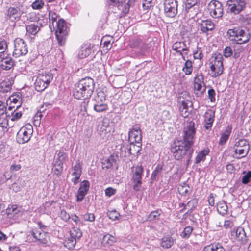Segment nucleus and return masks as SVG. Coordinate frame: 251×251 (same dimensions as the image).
Wrapping results in <instances>:
<instances>
[{"label": "nucleus", "mask_w": 251, "mask_h": 251, "mask_svg": "<svg viewBox=\"0 0 251 251\" xmlns=\"http://www.w3.org/2000/svg\"><path fill=\"white\" fill-rule=\"evenodd\" d=\"M234 152L239 155V158L245 157L248 153L249 145L246 139H240L236 141L234 146Z\"/></svg>", "instance_id": "obj_10"}, {"label": "nucleus", "mask_w": 251, "mask_h": 251, "mask_svg": "<svg viewBox=\"0 0 251 251\" xmlns=\"http://www.w3.org/2000/svg\"><path fill=\"white\" fill-rule=\"evenodd\" d=\"M116 189L112 187H108L105 190V195L108 197H110L114 195L116 193Z\"/></svg>", "instance_id": "obj_56"}, {"label": "nucleus", "mask_w": 251, "mask_h": 251, "mask_svg": "<svg viewBox=\"0 0 251 251\" xmlns=\"http://www.w3.org/2000/svg\"><path fill=\"white\" fill-rule=\"evenodd\" d=\"M85 221L93 222L95 220V216L92 213H86L83 216Z\"/></svg>", "instance_id": "obj_53"}, {"label": "nucleus", "mask_w": 251, "mask_h": 251, "mask_svg": "<svg viewBox=\"0 0 251 251\" xmlns=\"http://www.w3.org/2000/svg\"><path fill=\"white\" fill-rule=\"evenodd\" d=\"M190 187L186 183H183L182 185H180L178 187V191L180 194L184 196L189 193L190 190Z\"/></svg>", "instance_id": "obj_40"}, {"label": "nucleus", "mask_w": 251, "mask_h": 251, "mask_svg": "<svg viewBox=\"0 0 251 251\" xmlns=\"http://www.w3.org/2000/svg\"><path fill=\"white\" fill-rule=\"evenodd\" d=\"M53 79L51 73L39 74L34 83L35 89L38 92L44 90Z\"/></svg>", "instance_id": "obj_6"}, {"label": "nucleus", "mask_w": 251, "mask_h": 251, "mask_svg": "<svg viewBox=\"0 0 251 251\" xmlns=\"http://www.w3.org/2000/svg\"><path fill=\"white\" fill-rule=\"evenodd\" d=\"M70 237L68 239V244L74 247L76 244V241L79 240L82 236L81 231L78 228H73L70 231Z\"/></svg>", "instance_id": "obj_18"}, {"label": "nucleus", "mask_w": 251, "mask_h": 251, "mask_svg": "<svg viewBox=\"0 0 251 251\" xmlns=\"http://www.w3.org/2000/svg\"><path fill=\"white\" fill-rule=\"evenodd\" d=\"M90 187L89 182L87 180L83 181L79 187L76 195L77 201H81L87 194Z\"/></svg>", "instance_id": "obj_17"}, {"label": "nucleus", "mask_w": 251, "mask_h": 251, "mask_svg": "<svg viewBox=\"0 0 251 251\" xmlns=\"http://www.w3.org/2000/svg\"><path fill=\"white\" fill-rule=\"evenodd\" d=\"M112 130V126H109L108 123L105 121L102 122L101 124L99 126L98 129L99 135L103 139L108 137Z\"/></svg>", "instance_id": "obj_16"}, {"label": "nucleus", "mask_w": 251, "mask_h": 251, "mask_svg": "<svg viewBox=\"0 0 251 251\" xmlns=\"http://www.w3.org/2000/svg\"><path fill=\"white\" fill-rule=\"evenodd\" d=\"M95 88L94 80L90 77L82 78L75 85L73 91L75 99L88 100L92 95Z\"/></svg>", "instance_id": "obj_2"}, {"label": "nucleus", "mask_w": 251, "mask_h": 251, "mask_svg": "<svg viewBox=\"0 0 251 251\" xmlns=\"http://www.w3.org/2000/svg\"><path fill=\"white\" fill-rule=\"evenodd\" d=\"M204 117V126L206 129H209L212 127L214 121L215 112L212 110H208L205 112Z\"/></svg>", "instance_id": "obj_21"}, {"label": "nucleus", "mask_w": 251, "mask_h": 251, "mask_svg": "<svg viewBox=\"0 0 251 251\" xmlns=\"http://www.w3.org/2000/svg\"><path fill=\"white\" fill-rule=\"evenodd\" d=\"M33 131V127L30 124H27L23 126L17 134V142L19 144L27 143L32 135Z\"/></svg>", "instance_id": "obj_5"}, {"label": "nucleus", "mask_w": 251, "mask_h": 251, "mask_svg": "<svg viewBox=\"0 0 251 251\" xmlns=\"http://www.w3.org/2000/svg\"><path fill=\"white\" fill-rule=\"evenodd\" d=\"M106 99L103 92H99L95 97V103L94 109L97 112H101L106 111L108 109V105L105 103Z\"/></svg>", "instance_id": "obj_12"}, {"label": "nucleus", "mask_w": 251, "mask_h": 251, "mask_svg": "<svg viewBox=\"0 0 251 251\" xmlns=\"http://www.w3.org/2000/svg\"><path fill=\"white\" fill-rule=\"evenodd\" d=\"M160 213L158 211H152L148 216V220L149 221L155 220L158 218Z\"/></svg>", "instance_id": "obj_47"}, {"label": "nucleus", "mask_w": 251, "mask_h": 251, "mask_svg": "<svg viewBox=\"0 0 251 251\" xmlns=\"http://www.w3.org/2000/svg\"><path fill=\"white\" fill-rule=\"evenodd\" d=\"M195 134V123L191 121L184 128L182 139L175 142V146L172 147L171 149L176 159L179 160L185 159L187 165L190 163L194 152L193 146Z\"/></svg>", "instance_id": "obj_1"}, {"label": "nucleus", "mask_w": 251, "mask_h": 251, "mask_svg": "<svg viewBox=\"0 0 251 251\" xmlns=\"http://www.w3.org/2000/svg\"><path fill=\"white\" fill-rule=\"evenodd\" d=\"M215 95H216L215 91L213 89L211 88L208 90V98L210 99L211 102H215V101H216V99L215 97Z\"/></svg>", "instance_id": "obj_50"}, {"label": "nucleus", "mask_w": 251, "mask_h": 251, "mask_svg": "<svg viewBox=\"0 0 251 251\" xmlns=\"http://www.w3.org/2000/svg\"><path fill=\"white\" fill-rule=\"evenodd\" d=\"M208 10L210 15L214 18L221 17L224 13L223 5L218 0H211L208 5Z\"/></svg>", "instance_id": "obj_11"}, {"label": "nucleus", "mask_w": 251, "mask_h": 251, "mask_svg": "<svg viewBox=\"0 0 251 251\" xmlns=\"http://www.w3.org/2000/svg\"><path fill=\"white\" fill-rule=\"evenodd\" d=\"M23 12V5L20 2L15 3L7 11V17L12 21L20 19Z\"/></svg>", "instance_id": "obj_13"}, {"label": "nucleus", "mask_w": 251, "mask_h": 251, "mask_svg": "<svg viewBox=\"0 0 251 251\" xmlns=\"http://www.w3.org/2000/svg\"><path fill=\"white\" fill-rule=\"evenodd\" d=\"M199 27L202 33H206L215 28V24L210 20H202L199 23Z\"/></svg>", "instance_id": "obj_20"}, {"label": "nucleus", "mask_w": 251, "mask_h": 251, "mask_svg": "<svg viewBox=\"0 0 251 251\" xmlns=\"http://www.w3.org/2000/svg\"><path fill=\"white\" fill-rule=\"evenodd\" d=\"M164 12L166 17L174 18L177 13V0H164Z\"/></svg>", "instance_id": "obj_9"}, {"label": "nucleus", "mask_w": 251, "mask_h": 251, "mask_svg": "<svg viewBox=\"0 0 251 251\" xmlns=\"http://www.w3.org/2000/svg\"><path fill=\"white\" fill-rule=\"evenodd\" d=\"M128 141L129 143H140L142 141V132L140 127L133 126L128 132Z\"/></svg>", "instance_id": "obj_15"}, {"label": "nucleus", "mask_w": 251, "mask_h": 251, "mask_svg": "<svg viewBox=\"0 0 251 251\" xmlns=\"http://www.w3.org/2000/svg\"><path fill=\"white\" fill-rule=\"evenodd\" d=\"M184 42H179L174 43L172 46V49L176 51L180 50L184 45Z\"/></svg>", "instance_id": "obj_49"}, {"label": "nucleus", "mask_w": 251, "mask_h": 251, "mask_svg": "<svg viewBox=\"0 0 251 251\" xmlns=\"http://www.w3.org/2000/svg\"><path fill=\"white\" fill-rule=\"evenodd\" d=\"M8 121L7 120H3L0 123V135H2L7 131Z\"/></svg>", "instance_id": "obj_43"}, {"label": "nucleus", "mask_w": 251, "mask_h": 251, "mask_svg": "<svg viewBox=\"0 0 251 251\" xmlns=\"http://www.w3.org/2000/svg\"><path fill=\"white\" fill-rule=\"evenodd\" d=\"M251 178V171H248V173L245 175L242 179V182L244 184H248Z\"/></svg>", "instance_id": "obj_51"}, {"label": "nucleus", "mask_w": 251, "mask_h": 251, "mask_svg": "<svg viewBox=\"0 0 251 251\" xmlns=\"http://www.w3.org/2000/svg\"><path fill=\"white\" fill-rule=\"evenodd\" d=\"M107 216L109 219L114 221L118 219L120 214L116 210H113L109 211L107 212Z\"/></svg>", "instance_id": "obj_46"}, {"label": "nucleus", "mask_w": 251, "mask_h": 251, "mask_svg": "<svg viewBox=\"0 0 251 251\" xmlns=\"http://www.w3.org/2000/svg\"><path fill=\"white\" fill-rule=\"evenodd\" d=\"M63 164L61 162H58L55 160L53 165V170L54 173L57 176H60L63 170Z\"/></svg>", "instance_id": "obj_34"}, {"label": "nucleus", "mask_w": 251, "mask_h": 251, "mask_svg": "<svg viewBox=\"0 0 251 251\" xmlns=\"http://www.w3.org/2000/svg\"><path fill=\"white\" fill-rule=\"evenodd\" d=\"M214 251H225V249L221 244H214Z\"/></svg>", "instance_id": "obj_63"}, {"label": "nucleus", "mask_w": 251, "mask_h": 251, "mask_svg": "<svg viewBox=\"0 0 251 251\" xmlns=\"http://www.w3.org/2000/svg\"><path fill=\"white\" fill-rule=\"evenodd\" d=\"M227 206L226 202L224 201H219L217 204V210L218 212L222 215H225L227 211Z\"/></svg>", "instance_id": "obj_31"}, {"label": "nucleus", "mask_w": 251, "mask_h": 251, "mask_svg": "<svg viewBox=\"0 0 251 251\" xmlns=\"http://www.w3.org/2000/svg\"><path fill=\"white\" fill-rule=\"evenodd\" d=\"M32 236L41 244L47 245L48 243L49 236L47 233L37 230L32 231Z\"/></svg>", "instance_id": "obj_22"}, {"label": "nucleus", "mask_w": 251, "mask_h": 251, "mask_svg": "<svg viewBox=\"0 0 251 251\" xmlns=\"http://www.w3.org/2000/svg\"><path fill=\"white\" fill-rule=\"evenodd\" d=\"M143 42L140 39H136L133 41L132 47L140 48L144 46Z\"/></svg>", "instance_id": "obj_57"}, {"label": "nucleus", "mask_w": 251, "mask_h": 251, "mask_svg": "<svg viewBox=\"0 0 251 251\" xmlns=\"http://www.w3.org/2000/svg\"><path fill=\"white\" fill-rule=\"evenodd\" d=\"M232 50L230 47L227 46L225 48L223 51V54L225 57H229L232 56Z\"/></svg>", "instance_id": "obj_48"}, {"label": "nucleus", "mask_w": 251, "mask_h": 251, "mask_svg": "<svg viewBox=\"0 0 251 251\" xmlns=\"http://www.w3.org/2000/svg\"><path fill=\"white\" fill-rule=\"evenodd\" d=\"M14 64V61L11 57H2L0 60V68L2 70H9Z\"/></svg>", "instance_id": "obj_23"}, {"label": "nucleus", "mask_w": 251, "mask_h": 251, "mask_svg": "<svg viewBox=\"0 0 251 251\" xmlns=\"http://www.w3.org/2000/svg\"><path fill=\"white\" fill-rule=\"evenodd\" d=\"M130 143L129 150L127 151L128 154H131V155H137L139 151L141 150L142 144L141 142L140 143Z\"/></svg>", "instance_id": "obj_24"}, {"label": "nucleus", "mask_w": 251, "mask_h": 251, "mask_svg": "<svg viewBox=\"0 0 251 251\" xmlns=\"http://www.w3.org/2000/svg\"><path fill=\"white\" fill-rule=\"evenodd\" d=\"M6 107L4 103L0 101V117L5 113Z\"/></svg>", "instance_id": "obj_62"}, {"label": "nucleus", "mask_w": 251, "mask_h": 251, "mask_svg": "<svg viewBox=\"0 0 251 251\" xmlns=\"http://www.w3.org/2000/svg\"><path fill=\"white\" fill-rule=\"evenodd\" d=\"M11 84H9L6 82H2L1 83V87L3 92H7L9 91L11 88Z\"/></svg>", "instance_id": "obj_52"}, {"label": "nucleus", "mask_w": 251, "mask_h": 251, "mask_svg": "<svg viewBox=\"0 0 251 251\" xmlns=\"http://www.w3.org/2000/svg\"><path fill=\"white\" fill-rule=\"evenodd\" d=\"M117 157L111 155L103 162V168L109 169L116 164Z\"/></svg>", "instance_id": "obj_29"}, {"label": "nucleus", "mask_w": 251, "mask_h": 251, "mask_svg": "<svg viewBox=\"0 0 251 251\" xmlns=\"http://www.w3.org/2000/svg\"><path fill=\"white\" fill-rule=\"evenodd\" d=\"M223 58L220 53L215 54V56L210 62V70L213 77H217L220 75L223 72Z\"/></svg>", "instance_id": "obj_4"}, {"label": "nucleus", "mask_w": 251, "mask_h": 251, "mask_svg": "<svg viewBox=\"0 0 251 251\" xmlns=\"http://www.w3.org/2000/svg\"><path fill=\"white\" fill-rule=\"evenodd\" d=\"M174 239L170 236H167L162 238L161 246L165 249H168L174 244Z\"/></svg>", "instance_id": "obj_28"}, {"label": "nucleus", "mask_w": 251, "mask_h": 251, "mask_svg": "<svg viewBox=\"0 0 251 251\" xmlns=\"http://www.w3.org/2000/svg\"><path fill=\"white\" fill-rule=\"evenodd\" d=\"M163 167L160 164H158L152 172L151 179L152 181H156L158 179L159 176L161 174Z\"/></svg>", "instance_id": "obj_30"}, {"label": "nucleus", "mask_w": 251, "mask_h": 251, "mask_svg": "<svg viewBox=\"0 0 251 251\" xmlns=\"http://www.w3.org/2000/svg\"><path fill=\"white\" fill-rule=\"evenodd\" d=\"M203 57L202 51L200 49H197V50L194 52V58L196 59H201Z\"/></svg>", "instance_id": "obj_55"}, {"label": "nucleus", "mask_w": 251, "mask_h": 251, "mask_svg": "<svg viewBox=\"0 0 251 251\" xmlns=\"http://www.w3.org/2000/svg\"><path fill=\"white\" fill-rule=\"evenodd\" d=\"M161 117L162 120L164 121L169 120L171 118L169 111L166 110H163L162 112Z\"/></svg>", "instance_id": "obj_58"}, {"label": "nucleus", "mask_w": 251, "mask_h": 251, "mask_svg": "<svg viewBox=\"0 0 251 251\" xmlns=\"http://www.w3.org/2000/svg\"><path fill=\"white\" fill-rule=\"evenodd\" d=\"M129 145L124 143L120 148L121 156L127 157L129 156L131 154L127 153V151L129 150Z\"/></svg>", "instance_id": "obj_42"}, {"label": "nucleus", "mask_w": 251, "mask_h": 251, "mask_svg": "<svg viewBox=\"0 0 251 251\" xmlns=\"http://www.w3.org/2000/svg\"><path fill=\"white\" fill-rule=\"evenodd\" d=\"M55 34L59 45L60 46L64 45L66 42V37L68 35V33L55 32Z\"/></svg>", "instance_id": "obj_36"}, {"label": "nucleus", "mask_w": 251, "mask_h": 251, "mask_svg": "<svg viewBox=\"0 0 251 251\" xmlns=\"http://www.w3.org/2000/svg\"><path fill=\"white\" fill-rule=\"evenodd\" d=\"M60 217L64 221H67L70 219V215L65 211L61 210L60 212Z\"/></svg>", "instance_id": "obj_59"}, {"label": "nucleus", "mask_w": 251, "mask_h": 251, "mask_svg": "<svg viewBox=\"0 0 251 251\" xmlns=\"http://www.w3.org/2000/svg\"><path fill=\"white\" fill-rule=\"evenodd\" d=\"M57 158L56 160L58 162H61L63 164L64 162L68 160V157L66 153L63 151H57Z\"/></svg>", "instance_id": "obj_38"}, {"label": "nucleus", "mask_w": 251, "mask_h": 251, "mask_svg": "<svg viewBox=\"0 0 251 251\" xmlns=\"http://www.w3.org/2000/svg\"><path fill=\"white\" fill-rule=\"evenodd\" d=\"M26 29L29 34L35 35L38 32L40 28L37 25L31 24L26 26Z\"/></svg>", "instance_id": "obj_37"}, {"label": "nucleus", "mask_w": 251, "mask_h": 251, "mask_svg": "<svg viewBox=\"0 0 251 251\" xmlns=\"http://www.w3.org/2000/svg\"><path fill=\"white\" fill-rule=\"evenodd\" d=\"M116 241V238L111 235H105L102 239V242L105 245L111 246Z\"/></svg>", "instance_id": "obj_35"}, {"label": "nucleus", "mask_w": 251, "mask_h": 251, "mask_svg": "<svg viewBox=\"0 0 251 251\" xmlns=\"http://www.w3.org/2000/svg\"><path fill=\"white\" fill-rule=\"evenodd\" d=\"M44 5V3L42 0H36L32 3L31 6L33 9L39 10L43 7Z\"/></svg>", "instance_id": "obj_45"}, {"label": "nucleus", "mask_w": 251, "mask_h": 251, "mask_svg": "<svg viewBox=\"0 0 251 251\" xmlns=\"http://www.w3.org/2000/svg\"><path fill=\"white\" fill-rule=\"evenodd\" d=\"M88 102V100H87V102H86L85 101H84L82 102H81V104L80 105V107H81L80 110L82 112H83V114H82L83 115H85V112H86Z\"/></svg>", "instance_id": "obj_60"}, {"label": "nucleus", "mask_w": 251, "mask_h": 251, "mask_svg": "<svg viewBox=\"0 0 251 251\" xmlns=\"http://www.w3.org/2000/svg\"><path fill=\"white\" fill-rule=\"evenodd\" d=\"M227 34L230 41L237 44L247 43L251 38L250 34L239 27L228 29Z\"/></svg>", "instance_id": "obj_3"}, {"label": "nucleus", "mask_w": 251, "mask_h": 251, "mask_svg": "<svg viewBox=\"0 0 251 251\" xmlns=\"http://www.w3.org/2000/svg\"><path fill=\"white\" fill-rule=\"evenodd\" d=\"M143 172V168L140 166H137L135 168V172L132 176V181L133 183V188L138 191L140 190L142 184V175Z\"/></svg>", "instance_id": "obj_14"}, {"label": "nucleus", "mask_w": 251, "mask_h": 251, "mask_svg": "<svg viewBox=\"0 0 251 251\" xmlns=\"http://www.w3.org/2000/svg\"><path fill=\"white\" fill-rule=\"evenodd\" d=\"M199 0H186L185 3V9L187 12H189L191 8H194V9H197L195 11L197 13L199 9V6L198 3Z\"/></svg>", "instance_id": "obj_27"}, {"label": "nucleus", "mask_w": 251, "mask_h": 251, "mask_svg": "<svg viewBox=\"0 0 251 251\" xmlns=\"http://www.w3.org/2000/svg\"><path fill=\"white\" fill-rule=\"evenodd\" d=\"M246 0H228L227 10L230 13L237 15L246 8Z\"/></svg>", "instance_id": "obj_7"}, {"label": "nucleus", "mask_w": 251, "mask_h": 251, "mask_svg": "<svg viewBox=\"0 0 251 251\" xmlns=\"http://www.w3.org/2000/svg\"><path fill=\"white\" fill-rule=\"evenodd\" d=\"M192 231V227L190 226H187L184 228L183 231L181 232L180 236L183 238H188L191 235Z\"/></svg>", "instance_id": "obj_41"}, {"label": "nucleus", "mask_w": 251, "mask_h": 251, "mask_svg": "<svg viewBox=\"0 0 251 251\" xmlns=\"http://www.w3.org/2000/svg\"><path fill=\"white\" fill-rule=\"evenodd\" d=\"M73 172L72 173V176H80L82 173L81 165L78 162H76V164L73 166Z\"/></svg>", "instance_id": "obj_39"}, {"label": "nucleus", "mask_w": 251, "mask_h": 251, "mask_svg": "<svg viewBox=\"0 0 251 251\" xmlns=\"http://www.w3.org/2000/svg\"><path fill=\"white\" fill-rule=\"evenodd\" d=\"M232 127L231 126H227L224 132L221 135L219 142V144L222 145L224 144L229 138L231 132Z\"/></svg>", "instance_id": "obj_25"}, {"label": "nucleus", "mask_w": 251, "mask_h": 251, "mask_svg": "<svg viewBox=\"0 0 251 251\" xmlns=\"http://www.w3.org/2000/svg\"><path fill=\"white\" fill-rule=\"evenodd\" d=\"M209 149L208 148L204 149L201 151L198 154L195 159V163L199 164L201 161H204L205 159L206 156L209 153Z\"/></svg>", "instance_id": "obj_26"}, {"label": "nucleus", "mask_w": 251, "mask_h": 251, "mask_svg": "<svg viewBox=\"0 0 251 251\" xmlns=\"http://www.w3.org/2000/svg\"><path fill=\"white\" fill-rule=\"evenodd\" d=\"M231 235H235L237 240L241 242L243 244L246 243L247 241V237L244 228L242 227H238L237 228H234L231 231Z\"/></svg>", "instance_id": "obj_19"}, {"label": "nucleus", "mask_w": 251, "mask_h": 251, "mask_svg": "<svg viewBox=\"0 0 251 251\" xmlns=\"http://www.w3.org/2000/svg\"><path fill=\"white\" fill-rule=\"evenodd\" d=\"M56 32L68 33V27L66 25L65 21L63 19H60L57 22V26Z\"/></svg>", "instance_id": "obj_32"}, {"label": "nucleus", "mask_w": 251, "mask_h": 251, "mask_svg": "<svg viewBox=\"0 0 251 251\" xmlns=\"http://www.w3.org/2000/svg\"><path fill=\"white\" fill-rule=\"evenodd\" d=\"M10 188L14 192H18L21 190V186L17 183H14L11 186Z\"/></svg>", "instance_id": "obj_64"}, {"label": "nucleus", "mask_w": 251, "mask_h": 251, "mask_svg": "<svg viewBox=\"0 0 251 251\" xmlns=\"http://www.w3.org/2000/svg\"><path fill=\"white\" fill-rule=\"evenodd\" d=\"M28 52V47L26 42L21 38H17L14 40L13 56L17 58L26 55Z\"/></svg>", "instance_id": "obj_8"}, {"label": "nucleus", "mask_w": 251, "mask_h": 251, "mask_svg": "<svg viewBox=\"0 0 251 251\" xmlns=\"http://www.w3.org/2000/svg\"><path fill=\"white\" fill-rule=\"evenodd\" d=\"M152 0H144V1L142 4V6L144 9L147 10L152 6Z\"/></svg>", "instance_id": "obj_54"}, {"label": "nucleus", "mask_w": 251, "mask_h": 251, "mask_svg": "<svg viewBox=\"0 0 251 251\" xmlns=\"http://www.w3.org/2000/svg\"><path fill=\"white\" fill-rule=\"evenodd\" d=\"M203 77L202 76H198L195 78L194 87L195 90L200 91L202 87Z\"/></svg>", "instance_id": "obj_33"}, {"label": "nucleus", "mask_w": 251, "mask_h": 251, "mask_svg": "<svg viewBox=\"0 0 251 251\" xmlns=\"http://www.w3.org/2000/svg\"><path fill=\"white\" fill-rule=\"evenodd\" d=\"M126 0H107L106 4L107 5H113L118 7L123 4Z\"/></svg>", "instance_id": "obj_44"}, {"label": "nucleus", "mask_w": 251, "mask_h": 251, "mask_svg": "<svg viewBox=\"0 0 251 251\" xmlns=\"http://www.w3.org/2000/svg\"><path fill=\"white\" fill-rule=\"evenodd\" d=\"M233 225V222L232 221L227 220L225 221L224 226L225 228L228 229L231 228Z\"/></svg>", "instance_id": "obj_61"}]
</instances>
